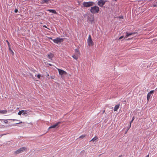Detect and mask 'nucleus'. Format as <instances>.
<instances>
[{"mask_svg": "<svg viewBox=\"0 0 157 157\" xmlns=\"http://www.w3.org/2000/svg\"><path fill=\"white\" fill-rule=\"evenodd\" d=\"M100 11L99 7L96 6L92 7L90 10V12L93 14H96L99 13Z\"/></svg>", "mask_w": 157, "mask_h": 157, "instance_id": "obj_1", "label": "nucleus"}, {"mask_svg": "<svg viewBox=\"0 0 157 157\" xmlns=\"http://www.w3.org/2000/svg\"><path fill=\"white\" fill-rule=\"evenodd\" d=\"M94 4V3L93 2H84L82 3L83 6L86 8L92 6Z\"/></svg>", "mask_w": 157, "mask_h": 157, "instance_id": "obj_2", "label": "nucleus"}, {"mask_svg": "<svg viewBox=\"0 0 157 157\" xmlns=\"http://www.w3.org/2000/svg\"><path fill=\"white\" fill-rule=\"evenodd\" d=\"M87 41L88 45L89 46H92L93 45L94 43L92 40L90 35H89Z\"/></svg>", "mask_w": 157, "mask_h": 157, "instance_id": "obj_3", "label": "nucleus"}, {"mask_svg": "<svg viewBox=\"0 0 157 157\" xmlns=\"http://www.w3.org/2000/svg\"><path fill=\"white\" fill-rule=\"evenodd\" d=\"M26 149V148L25 147H22L21 148L17 151H16L15 152V154H19L20 153H21L22 152H23L25 151V150Z\"/></svg>", "mask_w": 157, "mask_h": 157, "instance_id": "obj_4", "label": "nucleus"}, {"mask_svg": "<svg viewBox=\"0 0 157 157\" xmlns=\"http://www.w3.org/2000/svg\"><path fill=\"white\" fill-rule=\"evenodd\" d=\"M106 1L104 0H99L98 1L97 4L100 7H102L105 4Z\"/></svg>", "mask_w": 157, "mask_h": 157, "instance_id": "obj_5", "label": "nucleus"}, {"mask_svg": "<svg viewBox=\"0 0 157 157\" xmlns=\"http://www.w3.org/2000/svg\"><path fill=\"white\" fill-rule=\"evenodd\" d=\"M53 41L55 43L58 44L59 43H60L63 42V38L57 37L56 39L53 40Z\"/></svg>", "mask_w": 157, "mask_h": 157, "instance_id": "obj_6", "label": "nucleus"}, {"mask_svg": "<svg viewBox=\"0 0 157 157\" xmlns=\"http://www.w3.org/2000/svg\"><path fill=\"white\" fill-rule=\"evenodd\" d=\"M137 32H134L132 33H129L128 32H126V35L124 36V38H127L128 37L131 36H134L135 34H137Z\"/></svg>", "mask_w": 157, "mask_h": 157, "instance_id": "obj_7", "label": "nucleus"}, {"mask_svg": "<svg viewBox=\"0 0 157 157\" xmlns=\"http://www.w3.org/2000/svg\"><path fill=\"white\" fill-rule=\"evenodd\" d=\"M57 69L58 71L59 74L61 76L66 75L67 74V72L59 68Z\"/></svg>", "mask_w": 157, "mask_h": 157, "instance_id": "obj_8", "label": "nucleus"}, {"mask_svg": "<svg viewBox=\"0 0 157 157\" xmlns=\"http://www.w3.org/2000/svg\"><path fill=\"white\" fill-rule=\"evenodd\" d=\"M154 91L153 90L149 92L147 95V101H149L150 97L151 96V94H153Z\"/></svg>", "mask_w": 157, "mask_h": 157, "instance_id": "obj_9", "label": "nucleus"}, {"mask_svg": "<svg viewBox=\"0 0 157 157\" xmlns=\"http://www.w3.org/2000/svg\"><path fill=\"white\" fill-rule=\"evenodd\" d=\"M61 123L60 122H58L55 124H54L52 126L49 127L48 128V129H50L52 128H55L58 126L59 124Z\"/></svg>", "mask_w": 157, "mask_h": 157, "instance_id": "obj_10", "label": "nucleus"}, {"mask_svg": "<svg viewBox=\"0 0 157 157\" xmlns=\"http://www.w3.org/2000/svg\"><path fill=\"white\" fill-rule=\"evenodd\" d=\"M120 106V104H118L117 105H116L114 109V110L115 111H117V110L119 109Z\"/></svg>", "mask_w": 157, "mask_h": 157, "instance_id": "obj_11", "label": "nucleus"}, {"mask_svg": "<svg viewBox=\"0 0 157 157\" xmlns=\"http://www.w3.org/2000/svg\"><path fill=\"white\" fill-rule=\"evenodd\" d=\"M48 58L51 59H52V58L53 57L54 55L53 54L51 53H50L49 54H48Z\"/></svg>", "mask_w": 157, "mask_h": 157, "instance_id": "obj_12", "label": "nucleus"}, {"mask_svg": "<svg viewBox=\"0 0 157 157\" xmlns=\"http://www.w3.org/2000/svg\"><path fill=\"white\" fill-rule=\"evenodd\" d=\"M48 11L49 12H51L52 13H55V14H57V12L54 10H51V9H50V10H48Z\"/></svg>", "mask_w": 157, "mask_h": 157, "instance_id": "obj_13", "label": "nucleus"}, {"mask_svg": "<svg viewBox=\"0 0 157 157\" xmlns=\"http://www.w3.org/2000/svg\"><path fill=\"white\" fill-rule=\"evenodd\" d=\"M75 53H77V54H76V55H80V53L79 51V50L78 49H76L75 50Z\"/></svg>", "mask_w": 157, "mask_h": 157, "instance_id": "obj_14", "label": "nucleus"}, {"mask_svg": "<svg viewBox=\"0 0 157 157\" xmlns=\"http://www.w3.org/2000/svg\"><path fill=\"white\" fill-rule=\"evenodd\" d=\"M49 0H42L40 2L41 4L46 3L49 2Z\"/></svg>", "mask_w": 157, "mask_h": 157, "instance_id": "obj_15", "label": "nucleus"}, {"mask_svg": "<svg viewBox=\"0 0 157 157\" xmlns=\"http://www.w3.org/2000/svg\"><path fill=\"white\" fill-rule=\"evenodd\" d=\"M98 139V137L97 136H95L90 141H93L94 142V141Z\"/></svg>", "mask_w": 157, "mask_h": 157, "instance_id": "obj_16", "label": "nucleus"}, {"mask_svg": "<svg viewBox=\"0 0 157 157\" xmlns=\"http://www.w3.org/2000/svg\"><path fill=\"white\" fill-rule=\"evenodd\" d=\"M7 113V111L6 110H3L1 111V113L2 114H6Z\"/></svg>", "mask_w": 157, "mask_h": 157, "instance_id": "obj_17", "label": "nucleus"}, {"mask_svg": "<svg viewBox=\"0 0 157 157\" xmlns=\"http://www.w3.org/2000/svg\"><path fill=\"white\" fill-rule=\"evenodd\" d=\"M72 57L75 59H76V60H77L78 59V57L77 56H76L75 55H73L72 56Z\"/></svg>", "mask_w": 157, "mask_h": 157, "instance_id": "obj_18", "label": "nucleus"}, {"mask_svg": "<svg viewBox=\"0 0 157 157\" xmlns=\"http://www.w3.org/2000/svg\"><path fill=\"white\" fill-rule=\"evenodd\" d=\"M24 111V110H22L20 111L18 113V114L19 115H21L22 113Z\"/></svg>", "mask_w": 157, "mask_h": 157, "instance_id": "obj_19", "label": "nucleus"}, {"mask_svg": "<svg viewBox=\"0 0 157 157\" xmlns=\"http://www.w3.org/2000/svg\"><path fill=\"white\" fill-rule=\"evenodd\" d=\"M134 117H133L132 118V121L130 122V126H129V128H130L131 127V123L133 122V121H134Z\"/></svg>", "mask_w": 157, "mask_h": 157, "instance_id": "obj_20", "label": "nucleus"}, {"mask_svg": "<svg viewBox=\"0 0 157 157\" xmlns=\"http://www.w3.org/2000/svg\"><path fill=\"white\" fill-rule=\"evenodd\" d=\"M86 136V135H82L79 137V138L83 139Z\"/></svg>", "mask_w": 157, "mask_h": 157, "instance_id": "obj_21", "label": "nucleus"}, {"mask_svg": "<svg viewBox=\"0 0 157 157\" xmlns=\"http://www.w3.org/2000/svg\"><path fill=\"white\" fill-rule=\"evenodd\" d=\"M27 110H24V111L23 112V115H25L27 114Z\"/></svg>", "mask_w": 157, "mask_h": 157, "instance_id": "obj_22", "label": "nucleus"}, {"mask_svg": "<svg viewBox=\"0 0 157 157\" xmlns=\"http://www.w3.org/2000/svg\"><path fill=\"white\" fill-rule=\"evenodd\" d=\"M40 77H41V75L40 74H38L37 75V77L39 78H40Z\"/></svg>", "mask_w": 157, "mask_h": 157, "instance_id": "obj_23", "label": "nucleus"}, {"mask_svg": "<svg viewBox=\"0 0 157 157\" xmlns=\"http://www.w3.org/2000/svg\"><path fill=\"white\" fill-rule=\"evenodd\" d=\"M18 11V10L17 9H15L14 10V12L15 13H17Z\"/></svg>", "mask_w": 157, "mask_h": 157, "instance_id": "obj_24", "label": "nucleus"}, {"mask_svg": "<svg viewBox=\"0 0 157 157\" xmlns=\"http://www.w3.org/2000/svg\"><path fill=\"white\" fill-rule=\"evenodd\" d=\"M123 37H124V36H121V37H120V38H119V39L120 40V39L123 38Z\"/></svg>", "mask_w": 157, "mask_h": 157, "instance_id": "obj_25", "label": "nucleus"}, {"mask_svg": "<svg viewBox=\"0 0 157 157\" xmlns=\"http://www.w3.org/2000/svg\"><path fill=\"white\" fill-rule=\"evenodd\" d=\"M43 27L44 28H47V26L45 25H43Z\"/></svg>", "mask_w": 157, "mask_h": 157, "instance_id": "obj_26", "label": "nucleus"}, {"mask_svg": "<svg viewBox=\"0 0 157 157\" xmlns=\"http://www.w3.org/2000/svg\"><path fill=\"white\" fill-rule=\"evenodd\" d=\"M6 42H7L8 43V44L9 45V44H10V43H9V42L8 41V40H6Z\"/></svg>", "mask_w": 157, "mask_h": 157, "instance_id": "obj_27", "label": "nucleus"}, {"mask_svg": "<svg viewBox=\"0 0 157 157\" xmlns=\"http://www.w3.org/2000/svg\"><path fill=\"white\" fill-rule=\"evenodd\" d=\"M24 123V122H22L21 121V122H20L19 123H18V124H20V123Z\"/></svg>", "mask_w": 157, "mask_h": 157, "instance_id": "obj_28", "label": "nucleus"}, {"mask_svg": "<svg viewBox=\"0 0 157 157\" xmlns=\"http://www.w3.org/2000/svg\"><path fill=\"white\" fill-rule=\"evenodd\" d=\"M48 65H49V66H52V65L51 64H50V63H49V64H48Z\"/></svg>", "mask_w": 157, "mask_h": 157, "instance_id": "obj_29", "label": "nucleus"}, {"mask_svg": "<svg viewBox=\"0 0 157 157\" xmlns=\"http://www.w3.org/2000/svg\"><path fill=\"white\" fill-rule=\"evenodd\" d=\"M149 155H147L145 157H149Z\"/></svg>", "mask_w": 157, "mask_h": 157, "instance_id": "obj_30", "label": "nucleus"}, {"mask_svg": "<svg viewBox=\"0 0 157 157\" xmlns=\"http://www.w3.org/2000/svg\"><path fill=\"white\" fill-rule=\"evenodd\" d=\"M47 75V77H48V76H49V75L48 73Z\"/></svg>", "mask_w": 157, "mask_h": 157, "instance_id": "obj_31", "label": "nucleus"}, {"mask_svg": "<svg viewBox=\"0 0 157 157\" xmlns=\"http://www.w3.org/2000/svg\"><path fill=\"white\" fill-rule=\"evenodd\" d=\"M153 6H154V7H156V5H154Z\"/></svg>", "mask_w": 157, "mask_h": 157, "instance_id": "obj_32", "label": "nucleus"}, {"mask_svg": "<svg viewBox=\"0 0 157 157\" xmlns=\"http://www.w3.org/2000/svg\"><path fill=\"white\" fill-rule=\"evenodd\" d=\"M121 18L123 19V17L122 16L120 17Z\"/></svg>", "mask_w": 157, "mask_h": 157, "instance_id": "obj_33", "label": "nucleus"}, {"mask_svg": "<svg viewBox=\"0 0 157 157\" xmlns=\"http://www.w3.org/2000/svg\"><path fill=\"white\" fill-rule=\"evenodd\" d=\"M51 77L52 78L54 79V78H53L52 76H51Z\"/></svg>", "mask_w": 157, "mask_h": 157, "instance_id": "obj_34", "label": "nucleus"}, {"mask_svg": "<svg viewBox=\"0 0 157 157\" xmlns=\"http://www.w3.org/2000/svg\"><path fill=\"white\" fill-rule=\"evenodd\" d=\"M118 157H121V155H119Z\"/></svg>", "mask_w": 157, "mask_h": 157, "instance_id": "obj_35", "label": "nucleus"}, {"mask_svg": "<svg viewBox=\"0 0 157 157\" xmlns=\"http://www.w3.org/2000/svg\"><path fill=\"white\" fill-rule=\"evenodd\" d=\"M1 110H0V113H1Z\"/></svg>", "mask_w": 157, "mask_h": 157, "instance_id": "obj_36", "label": "nucleus"}, {"mask_svg": "<svg viewBox=\"0 0 157 157\" xmlns=\"http://www.w3.org/2000/svg\"><path fill=\"white\" fill-rule=\"evenodd\" d=\"M104 112H105V110H104V111H103V113H104Z\"/></svg>", "mask_w": 157, "mask_h": 157, "instance_id": "obj_37", "label": "nucleus"}, {"mask_svg": "<svg viewBox=\"0 0 157 157\" xmlns=\"http://www.w3.org/2000/svg\"><path fill=\"white\" fill-rule=\"evenodd\" d=\"M47 28V29H49V28Z\"/></svg>", "mask_w": 157, "mask_h": 157, "instance_id": "obj_38", "label": "nucleus"}, {"mask_svg": "<svg viewBox=\"0 0 157 157\" xmlns=\"http://www.w3.org/2000/svg\"><path fill=\"white\" fill-rule=\"evenodd\" d=\"M47 28V29H49V28Z\"/></svg>", "mask_w": 157, "mask_h": 157, "instance_id": "obj_39", "label": "nucleus"}, {"mask_svg": "<svg viewBox=\"0 0 157 157\" xmlns=\"http://www.w3.org/2000/svg\"><path fill=\"white\" fill-rule=\"evenodd\" d=\"M47 28V29H49V28Z\"/></svg>", "mask_w": 157, "mask_h": 157, "instance_id": "obj_40", "label": "nucleus"}, {"mask_svg": "<svg viewBox=\"0 0 157 157\" xmlns=\"http://www.w3.org/2000/svg\"><path fill=\"white\" fill-rule=\"evenodd\" d=\"M129 128L128 129H128L129 128Z\"/></svg>", "mask_w": 157, "mask_h": 157, "instance_id": "obj_41", "label": "nucleus"}]
</instances>
